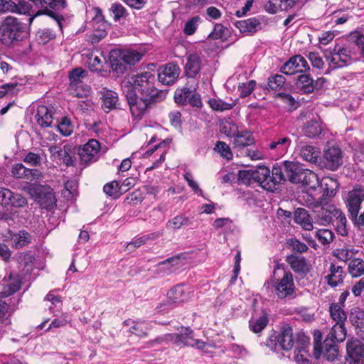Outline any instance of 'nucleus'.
Returning a JSON list of instances; mask_svg holds the SVG:
<instances>
[{
  "label": "nucleus",
  "instance_id": "35",
  "mask_svg": "<svg viewBox=\"0 0 364 364\" xmlns=\"http://www.w3.org/2000/svg\"><path fill=\"white\" fill-rule=\"evenodd\" d=\"M349 320L357 329L364 331V311L358 307L353 308L350 311Z\"/></svg>",
  "mask_w": 364,
  "mask_h": 364
},
{
  "label": "nucleus",
  "instance_id": "44",
  "mask_svg": "<svg viewBox=\"0 0 364 364\" xmlns=\"http://www.w3.org/2000/svg\"><path fill=\"white\" fill-rule=\"evenodd\" d=\"M150 328V324L146 321H134L129 332L139 337H146Z\"/></svg>",
  "mask_w": 364,
  "mask_h": 364
},
{
  "label": "nucleus",
  "instance_id": "23",
  "mask_svg": "<svg viewBox=\"0 0 364 364\" xmlns=\"http://www.w3.org/2000/svg\"><path fill=\"white\" fill-rule=\"evenodd\" d=\"M260 21L256 18H250L246 20L237 21L235 23L240 32L245 34L255 33L260 26Z\"/></svg>",
  "mask_w": 364,
  "mask_h": 364
},
{
  "label": "nucleus",
  "instance_id": "9",
  "mask_svg": "<svg viewBox=\"0 0 364 364\" xmlns=\"http://www.w3.org/2000/svg\"><path fill=\"white\" fill-rule=\"evenodd\" d=\"M100 144L96 139H90L79 149V156L82 163L87 164L97 161L100 157Z\"/></svg>",
  "mask_w": 364,
  "mask_h": 364
},
{
  "label": "nucleus",
  "instance_id": "38",
  "mask_svg": "<svg viewBox=\"0 0 364 364\" xmlns=\"http://www.w3.org/2000/svg\"><path fill=\"white\" fill-rule=\"evenodd\" d=\"M11 242L15 248L19 249L31 243V235L23 230L12 235Z\"/></svg>",
  "mask_w": 364,
  "mask_h": 364
},
{
  "label": "nucleus",
  "instance_id": "28",
  "mask_svg": "<svg viewBox=\"0 0 364 364\" xmlns=\"http://www.w3.org/2000/svg\"><path fill=\"white\" fill-rule=\"evenodd\" d=\"M296 183H301L314 189L318 184L317 175L309 169L305 168L303 173H301L300 178H294Z\"/></svg>",
  "mask_w": 364,
  "mask_h": 364
},
{
  "label": "nucleus",
  "instance_id": "48",
  "mask_svg": "<svg viewBox=\"0 0 364 364\" xmlns=\"http://www.w3.org/2000/svg\"><path fill=\"white\" fill-rule=\"evenodd\" d=\"M348 272L353 277H358L364 274V261L355 258L352 259L348 264Z\"/></svg>",
  "mask_w": 364,
  "mask_h": 364
},
{
  "label": "nucleus",
  "instance_id": "7",
  "mask_svg": "<svg viewBox=\"0 0 364 364\" xmlns=\"http://www.w3.org/2000/svg\"><path fill=\"white\" fill-rule=\"evenodd\" d=\"M343 152L336 145H328L323 150L318 165L331 171L337 170L343 164Z\"/></svg>",
  "mask_w": 364,
  "mask_h": 364
},
{
  "label": "nucleus",
  "instance_id": "53",
  "mask_svg": "<svg viewBox=\"0 0 364 364\" xmlns=\"http://www.w3.org/2000/svg\"><path fill=\"white\" fill-rule=\"evenodd\" d=\"M87 72L81 68L73 69L70 71L69 77L70 81V85L76 86L81 82L82 79L86 76Z\"/></svg>",
  "mask_w": 364,
  "mask_h": 364
},
{
  "label": "nucleus",
  "instance_id": "52",
  "mask_svg": "<svg viewBox=\"0 0 364 364\" xmlns=\"http://www.w3.org/2000/svg\"><path fill=\"white\" fill-rule=\"evenodd\" d=\"M271 181L274 183V191L277 190V186L285 181V177L282 168L279 166H274L270 173Z\"/></svg>",
  "mask_w": 364,
  "mask_h": 364
},
{
  "label": "nucleus",
  "instance_id": "3",
  "mask_svg": "<svg viewBox=\"0 0 364 364\" xmlns=\"http://www.w3.org/2000/svg\"><path fill=\"white\" fill-rule=\"evenodd\" d=\"M364 200V188L355 187L349 191L346 200L349 215L355 224L364 226V213L358 217L360 205Z\"/></svg>",
  "mask_w": 364,
  "mask_h": 364
},
{
  "label": "nucleus",
  "instance_id": "58",
  "mask_svg": "<svg viewBox=\"0 0 364 364\" xmlns=\"http://www.w3.org/2000/svg\"><path fill=\"white\" fill-rule=\"evenodd\" d=\"M200 21V18L198 16L190 18L184 25V33L187 36L193 35L197 30Z\"/></svg>",
  "mask_w": 364,
  "mask_h": 364
},
{
  "label": "nucleus",
  "instance_id": "41",
  "mask_svg": "<svg viewBox=\"0 0 364 364\" xmlns=\"http://www.w3.org/2000/svg\"><path fill=\"white\" fill-rule=\"evenodd\" d=\"M269 321L268 315L263 312L262 315L256 319H251L249 321V326L252 331L255 333H260L265 328Z\"/></svg>",
  "mask_w": 364,
  "mask_h": 364
},
{
  "label": "nucleus",
  "instance_id": "25",
  "mask_svg": "<svg viewBox=\"0 0 364 364\" xmlns=\"http://www.w3.org/2000/svg\"><path fill=\"white\" fill-rule=\"evenodd\" d=\"M283 166L289 181L293 183H296L294 178H300L301 173L305 170L299 163L294 161H285Z\"/></svg>",
  "mask_w": 364,
  "mask_h": 364
},
{
  "label": "nucleus",
  "instance_id": "31",
  "mask_svg": "<svg viewBox=\"0 0 364 364\" xmlns=\"http://www.w3.org/2000/svg\"><path fill=\"white\" fill-rule=\"evenodd\" d=\"M15 7L14 8L15 11H13V13L28 15L30 16L29 18H32L38 11V8L36 7L34 3L30 0H21L18 4H16Z\"/></svg>",
  "mask_w": 364,
  "mask_h": 364
},
{
  "label": "nucleus",
  "instance_id": "21",
  "mask_svg": "<svg viewBox=\"0 0 364 364\" xmlns=\"http://www.w3.org/2000/svg\"><path fill=\"white\" fill-rule=\"evenodd\" d=\"M302 130L304 134L309 138L319 136L323 132V127L319 118L317 117L308 121L304 124Z\"/></svg>",
  "mask_w": 364,
  "mask_h": 364
},
{
  "label": "nucleus",
  "instance_id": "50",
  "mask_svg": "<svg viewBox=\"0 0 364 364\" xmlns=\"http://www.w3.org/2000/svg\"><path fill=\"white\" fill-rule=\"evenodd\" d=\"M239 131L238 126L232 120L223 122L220 125L221 133L229 137H234Z\"/></svg>",
  "mask_w": 364,
  "mask_h": 364
},
{
  "label": "nucleus",
  "instance_id": "1",
  "mask_svg": "<svg viewBox=\"0 0 364 364\" xmlns=\"http://www.w3.org/2000/svg\"><path fill=\"white\" fill-rule=\"evenodd\" d=\"M27 36L25 24L17 18L7 16L0 23V41L11 46L23 41Z\"/></svg>",
  "mask_w": 364,
  "mask_h": 364
},
{
  "label": "nucleus",
  "instance_id": "22",
  "mask_svg": "<svg viewBox=\"0 0 364 364\" xmlns=\"http://www.w3.org/2000/svg\"><path fill=\"white\" fill-rule=\"evenodd\" d=\"M329 286L336 287L343 282V269L333 263L330 266V274L325 277Z\"/></svg>",
  "mask_w": 364,
  "mask_h": 364
},
{
  "label": "nucleus",
  "instance_id": "13",
  "mask_svg": "<svg viewBox=\"0 0 364 364\" xmlns=\"http://www.w3.org/2000/svg\"><path fill=\"white\" fill-rule=\"evenodd\" d=\"M323 188L322 196L316 201V206H325L328 204L329 199L336 195V189L338 187L336 181L331 178H323L321 183Z\"/></svg>",
  "mask_w": 364,
  "mask_h": 364
},
{
  "label": "nucleus",
  "instance_id": "29",
  "mask_svg": "<svg viewBox=\"0 0 364 364\" xmlns=\"http://www.w3.org/2000/svg\"><path fill=\"white\" fill-rule=\"evenodd\" d=\"M294 221L306 230H311L313 229L311 217L308 211L304 208H299L295 210Z\"/></svg>",
  "mask_w": 364,
  "mask_h": 364
},
{
  "label": "nucleus",
  "instance_id": "6",
  "mask_svg": "<svg viewBox=\"0 0 364 364\" xmlns=\"http://www.w3.org/2000/svg\"><path fill=\"white\" fill-rule=\"evenodd\" d=\"M25 191L30 196H36L37 193H41V192L46 194L43 198L33 199L42 208L50 210L56 206L55 194L49 186L41 185L37 183H30L25 188Z\"/></svg>",
  "mask_w": 364,
  "mask_h": 364
},
{
  "label": "nucleus",
  "instance_id": "12",
  "mask_svg": "<svg viewBox=\"0 0 364 364\" xmlns=\"http://www.w3.org/2000/svg\"><path fill=\"white\" fill-rule=\"evenodd\" d=\"M180 72L176 64L168 63L158 70L159 80L164 85H171L178 79Z\"/></svg>",
  "mask_w": 364,
  "mask_h": 364
},
{
  "label": "nucleus",
  "instance_id": "11",
  "mask_svg": "<svg viewBox=\"0 0 364 364\" xmlns=\"http://www.w3.org/2000/svg\"><path fill=\"white\" fill-rule=\"evenodd\" d=\"M310 70L307 60L301 55H294L286 62L280 68V71L285 75H294Z\"/></svg>",
  "mask_w": 364,
  "mask_h": 364
},
{
  "label": "nucleus",
  "instance_id": "10",
  "mask_svg": "<svg viewBox=\"0 0 364 364\" xmlns=\"http://www.w3.org/2000/svg\"><path fill=\"white\" fill-rule=\"evenodd\" d=\"M348 364H363L364 344L358 339H350L346 343Z\"/></svg>",
  "mask_w": 364,
  "mask_h": 364
},
{
  "label": "nucleus",
  "instance_id": "36",
  "mask_svg": "<svg viewBox=\"0 0 364 364\" xmlns=\"http://www.w3.org/2000/svg\"><path fill=\"white\" fill-rule=\"evenodd\" d=\"M321 207V210L318 212L315 218V222L321 225H327L332 222L333 218V208H336L333 205H328L326 208H323L324 206Z\"/></svg>",
  "mask_w": 364,
  "mask_h": 364
},
{
  "label": "nucleus",
  "instance_id": "46",
  "mask_svg": "<svg viewBox=\"0 0 364 364\" xmlns=\"http://www.w3.org/2000/svg\"><path fill=\"white\" fill-rule=\"evenodd\" d=\"M119 55L124 59V62L126 63L129 68L131 66L134 65L136 63H139L141 60L143 55L141 53L132 50H124Z\"/></svg>",
  "mask_w": 364,
  "mask_h": 364
},
{
  "label": "nucleus",
  "instance_id": "57",
  "mask_svg": "<svg viewBox=\"0 0 364 364\" xmlns=\"http://www.w3.org/2000/svg\"><path fill=\"white\" fill-rule=\"evenodd\" d=\"M286 81L285 77L277 74L274 76L269 77L268 79V87L273 90H278L283 87Z\"/></svg>",
  "mask_w": 364,
  "mask_h": 364
},
{
  "label": "nucleus",
  "instance_id": "19",
  "mask_svg": "<svg viewBox=\"0 0 364 364\" xmlns=\"http://www.w3.org/2000/svg\"><path fill=\"white\" fill-rule=\"evenodd\" d=\"M286 261L296 273L306 274L310 270V265L304 257L291 255L287 257Z\"/></svg>",
  "mask_w": 364,
  "mask_h": 364
},
{
  "label": "nucleus",
  "instance_id": "62",
  "mask_svg": "<svg viewBox=\"0 0 364 364\" xmlns=\"http://www.w3.org/2000/svg\"><path fill=\"white\" fill-rule=\"evenodd\" d=\"M58 131L64 136H69L73 132V126L68 117H63L61 122L56 125Z\"/></svg>",
  "mask_w": 364,
  "mask_h": 364
},
{
  "label": "nucleus",
  "instance_id": "49",
  "mask_svg": "<svg viewBox=\"0 0 364 364\" xmlns=\"http://www.w3.org/2000/svg\"><path fill=\"white\" fill-rule=\"evenodd\" d=\"M208 104L213 109H214L215 111H219V112L230 110L232 108H233L236 105L235 102L227 103L220 99H215V98L210 99L208 100Z\"/></svg>",
  "mask_w": 364,
  "mask_h": 364
},
{
  "label": "nucleus",
  "instance_id": "34",
  "mask_svg": "<svg viewBox=\"0 0 364 364\" xmlns=\"http://www.w3.org/2000/svg\"><path fill=\"white\" fill-rule=\"evenodd\" d=\"M346 334L347 331L345 327V323H336L331 328L326 338L332 340L333 341L341 343L346 339Z\"/></svg>",
  "mask_w": 364,
  "mask_h": 364
},
{
  "label": "nucleus",
  "instance_id": "43",
  "mask_svg": "<svg viewBox=\"0 0 364 364\" xmlns=\"http://www.w3.org/2000/svg\"><path fill=\"white\" fill-rule=\"evenodd\" d=\"M61 153L62 155H60L58 159L67 166H73L76 161L75 149L70 145H65Z\"/></svg>",
  "mask_w": 364,
  "mask_h": 364
},
{
  "label": "nucleus",
  "instance_id": "8",
  "mask_svg": "<svg viewBox=\"0 0 364 364\" xmlns=\"http://www.w3.org/2000/svg\"><path fill=\"white\" fill-rule=\"evenodd\" d=\"M275 294L279 299H292L296 297V287L290 272L283 270V277L275 284Z\"/></svg>",
  "mask_w": 364,
  "mask_h": 364
},
{
  "label": "nucleus",
  "instance_id": "42",
  "mask_svg": "<svg viewBox=\"0 0 364 364\" xmlns=\"http://www.w3.org/2000/svg\"><path fill=\"white\" fill-rule=\"evenodd\" d=\"M111 68L117 76L124 74L129 69L124 59L120 55L118 56L111 55L110 57Z\"/></svg>",
  "mask_w": 364,
  "mask_h": 364
},
{
  "label": "nucleus",
  "instance_id": "30",
  "mask_svg": "<svg viewBox=\"0 0 364 364\" xmlns=\"http://www.w3.org/2000/svg\"><path fill=\"white\" fill-rule=\"evenodd\" d=\"M300 156L307 162L317 164L320 156V151L315 146L305 145L300 149Z\"/></svg>",
  "mask_w": 364,
  "mask_h": 364
},
{
  "label": "nucleus",
  "instance_id": "20",
  "mask_svg": "<svg viewBox=\"0 0 364 364\" xmlns=\"http://www.w3.org/2000/svg\"><path fill=\"white\" fill-rule=\"evenodd\" d=\"M192 333L193 331L190 328H185V332L179 333L180 339L178 346H191L197 349H203L206 343L201 340L194 339Z\"/></svg>",
  "mask_w": 364,
  "mask_h": 364
},
{
  "label": "nucleus",
  "instance_id": "16",
  "mask_svg": "<svg viewBox=\"0 0 364 364\" xmlns=\"http://www.w3.org/2000/svg\"><path fill=\"white\" fill-rule=\"evenodd\" d=\"M53 114L54 108L53 107L39 105L35 114L36 123L42 128L51 127Z\"/></svg>",
  "mask_w": 364,
  "mask_h": 364
},
{
  "label": "nucleus",
  "instance_id": "54",
  "mask_svg": "<svg viewBox=\"0 0 364 364\" xmlns=\"http://www.w3.org/2000/svg\"><path fill=\"white\" fill-rule=\"evenodd\" d=\"M315 236L323 245L329 244L333 239V233L328 229L318 230L315 232Z\"/></svg>",
  "mask_w": 364,
  "mask_h": 364
},
{
  "label": "nucleus",
  "instance_id": "24",
  "mask_svg": "<svg viewBox=\"0 0 364 364\" xmlns=\"http://www.w3.org/2000/svg\"><path fill=\"white\" fill-rule=\"evenodd\" d=\"M291 144V140L289 137L287 136H279L275 137L268 146L269 149L276 151L280 155H284L287 152Z\"/></svg>",
  "mask_w": 364,
  "mask_h": 364
},
{
  "label": "nucleus",
  "instance_id": "63",
  "mask_svg": "<svg viewBox=\"0 0 364 364\" xmlns=\"http://www.w3.org/2000/svg\"><path fill=\"white\" fill-rule=\"evenodd\" d=\"M21 283L18 279H15L4 287L1 293L3 297H6L16 293L21 289Z\"/></svg>",
  "mask_w": 364,
  "mask_h": 364
},
{
  "label": "nucleus",
  "instance_id": "33",
  "mask_svg": "<svg viewBox=\"0 0 364 364\" xmlns=\"http://www.w3.org/2000/svg\"><path fill=\"white\" fill-rule=\"evenodd\" d=\"M296 86L304 93H311L315 88L314 81L309 74H302L298 76Z\"/></svg>",
  "mask_w": 364,
  "mask_h": 364
},
{
  "label": "nucleus",
  "instance_id": "55",
  "mask_svg": "<svg viewBox=\"0 0 364 364\" xmlns=\"http://www.w3.org/2000/svg\"><path fill=\"white\" fill-rule=\"evenodd\" d=\"M179 333H168L164 336H159L156 339L150 341L151 345L154 343H170L172 342L176 344L177 346H178L179 341Z\"/></svg>",
  "mask_w": 364,
  "mask_h": 364
},
{
  "label": "nucleus",
  "instance_id": "4",
  "mask_svg": "<svg viewBox=\"0 0 364 364\" xmlns=\"http://www.w3.org/2000/svg\"><path fill=\"white\" fill-rule=\"evenodd\" d=\"M323 55L328 63V68L331 70L348 66L353 62L350 51L346 48L338 44L333 49L330 48L325 50Z\"/></svg>",
  "mask_w": 364,
  "mask_h": 364
},
{
  "label": "nucleus",
  "instance_id": "17",
  "mask_svg": "<svg viewBox=\"0 0 364 364\" xmlns=\"http://www.w3.org/2000/svg\"><path fill=\"white\" fill-rule=\"evenodd\" d=\"M202 67V58L198 53L189 54L186 58L185 73L188 77L194 78L199 74Z\"/></svg>",
  "mask_w": 364,
  "mask_h": 364
},
{
  "label": "nucleus",
  "instance_id": "5",
  "mask_svg": "<svg viewBox=\"0 0 364 364\" xmlns=\"http://www.w3.org/2000/svg\"><path fill=\"white\" fill-rule=\"evenodd\" d=\"M122 90L129 105L133 117L140 118L146 112L151 102L155 100L137 95L132 90V85H122Z\"/></svg>",
  "mask_w": 364,
  "mask_h": 364
},
{
  "label": "nucleus",
  "instance_id": "59",
  "mask_svg": "<svg viewBox=\"0 0 364 364\" xmlns=\"http://www.w3.org/2000/svg\"><path fill=\"white\" fill-rule=\"evenodd\" d=\"M322 333L319 331H316L314 333V356L318 359L322 353L321 346Z\"/></svg>",
  "mask_w": 364,
  "mask_h": 364
},
{
  "label": "nucleus",
  "instance_id": "64",
  "mask_svg": "<svg viewBox=\"0 0 364 364\" xmlns=\"http://www.w3.org/2000/svg\"><path fill=\"white\" fill-rule=\"evenodd\" d=\"M13 192L6 188L0 187V204L4 207L10 205Z\"/></svg>",
  "mask_w": 364,
  "mask_h": 364
},
{
  "label": "nucleus",
  "instance_id": "56",
  "mask_svg": "<svg viewBox=\"0 0 364 364\" xmlns=\"http://www.w3.org/2000/svg\"><path fill=\"white\" fill-rule=\"evenodd\" d=\"M310 354L307 346H302L295 353L294 359L298 364H310Z\"/></svg>",
  "mask_w": 364,
  "mask_h": 364
},
{
  "label": "nucleus",
  "instance_id": "37",
  "mask_svg": "<svg viewBox=\"0 0 364 364\" xmlns=\"http://www.w3.org/2000/svg\"><path fill=\"white\" fill-rule=\"evenodd\" d=\"M254 143V138L252 134L247 131H238L237 134L234 136L233 144L235 148H242L250 146Z\"/></svg>",
  "mask_w": 364,
  "mask_h": 364
},
{
  "label": "nucleus",
  "instance_id": "32",
  "mask_svg": "<svg viewBox=\"0 0 364 364\" xmlns=\"http://www.w3.org/2000/svg\"><path fill=\"white\" fill-rule=\"evenodd\" d=\"M323 357L328 360H334L338 355V346L337 342L326 338L322 347Z\"/></svg>",
  "mask_w": 364,
  "mask_h": 364
},
{
  "label": "nucleus",
  "instance_id": "40",
  "mask_svg": "<svg viewBox=\"0 0 364 364\" xmlns=\"http://www.w3.org/2000/svg\"><path fill=\"white\" fill-rule=\"evenodd\" d=\"M343 306L336 303H332L329 307V312L331 318L338 323H345L346 314L343 309Z\"/></svg>",
  "mask_w": 364,
  "mask_h": 364
},
{
  "label": "nucleus",
  "instance_id": "18",
  "mask_svg": "<svg viewBox=\"0 0 364 364\" xmlns=\"http://www.w3.org/2000/svg\"><path fill=\"white\" fill-rule=\"evenodd\" d=\"M279 346L284 350H289L294 346L293 329L289 325L284 326L277 333Z\"/></svg>",
  "mask_w": 364,
  "mask_h": 364
},
{
  "label": "nucleus",
  "instance_id": "39",
  "mask_svg": "<svg viewBox=\"0 0 364 364\" xmlns=\"http://www.w3.org/2000/svg\"><path fill=\"white\" fill-rule=\"evenodd\" d=\"M230 36V31L227 27L221 23H216L208 38L212 40H220L224 42L228 39Z\"/></svg>",
  "mask_w": 364,
  "mask_h": 364
},
{
  "label": "nucleus",
  "instance_id": "27",
  "mask_svg": "<svg viewBox=\"0 0 364 364\" xmlns=\"http://www.w3.org/2000/svg\"><path fill=\"white\" fill-rule=\"evenodd\" d=\"M333 218L331 223L336 228V231L341 235H346L348 233L346 229V218L345 215L337 208H333Z\"/></svg>",
  "mask_w": 364,
  "mask_h": 364
},
{
  "label": "nucleus",
  "instance_id": "60",
  "mask_svg": "<svg viewBox=\"0 0 364 364\" xmlns=\"http://www.w3.org/2000/svg\"><path fill=\"white\" fill-rule=\"evenodd\" d=\"M109 11L113 14L114 20L116 22L127 15L126 9L122 4L118 3H114L112 4Z\"/></svg>",
  "mask_w": 364,
  "mask_h": 364
},
{
  "label": "nucleus",
  "instance_id": "51",
  "mask_svg": "<svg viewBox=\"0 0 364 364\" xmlns=\"http://www.w3.org/2000/svg\"><path fill=\"white\" fill-rule=\"evenodd\" d=\"M193 90L188 87H183L180 90H176L174 95V100L177 104L183 105H188V100L192 93Z\"/></svg>",
  "mask_w": 364,
  "mask_h": 364
},
{
  "label": "nucleus",
  "instance_id": "26",
  "mask_svg": "<svg viewBox=\"0 0 364 364\" xmlns=\"http://www.w3.org/2000/svg\"><path fill=\"white\" fill-rule=\"evenodd\" d=\"M167 296L171 303H181L189 299V293L186 291L182 284H178L167 293Z\"/></svg>",
  "mask_w": 364,
  "mask_h": 364
},
{
  "label": "nucleus",
  "instance_id": "61",
  "mask_svg": "<svg viewBox=\"0 0 364 364\" xmlns=\"http://www.w3.org/2000/svg\"><path fill=\"white\" fill-rule=\"evenodd\" d=\"M264 9L269 14H276L279 10H285L286 6L282 5V0H269L264 6Z\"/></svg>",
  "mask_w": 364,
  "mask_h": 364
},
{
  "label": "nucleus",
  "instance_id": "14",
  "mask_svg": "<svg viewBox=\"0 0 364 364\" xmlns=\"http://www.w3.org/2000/svg\"><path fill=\"white\" fill-rule=\"evenodd\" d=\"M270 170L265 166H259L254 170L253 181L257 182L259 186L269 191H274V183L271 181Z\"/></svg>",
  "mask_w": 364,
  "mask_h": 364
},
{
  "label": "nucleus",
  "instance_id": "2",
  "mask_svg": "<svg viewBox=\"0 0 364 364\" xmlns=\"http://www.w3.org/2000/svg\"><path fill=\"white\" fill-rule=\"evenodd\" d=\"M132 79V82L123 85H132V90L143 97L154 100L158 98L159 92L154 86L155 77L152 73L146 71L134 75Z\"/></svg>",
  "mask_w": 364,
  "mask_h": 364
},
{
  "label": "nucleus",
  "instance_id": "15",
  "mask_svg": "<svg viewBox=\"0 0 364 364\" xmlns=\"http://www.w3.org/2000/svg\"><path fill=\"white\" fill-rule=\"evenodd\" d=\"M102 100V109L107 113L111 110L117 109L119 105V97L117 92L103 87L100 90Z\"/></svg>",
  "mask_w": 364,
  "mask_h": 364
},
{
  "label": "nucleus",
  "instance_id": "45",
  "mask_svg": "<svg viewBox=\"0 0 364 364\" xmlns=\"http://www.w3.org/2000/svg\"><path fill=\"white\" fill-rule=\"evenodd\" d=\"M358 252V250L350 246H343L341 248L336 249L333 255L342 261L350 259Z\"/></svg>",
  "mask_w": 364,
  "mask_h": 364
},
{
  "label": "nucleus",
  "instance_id": "47",
  "mask_svg": "<svg viewBox=\"0 0 364 364\" xmlns=\"http://www.w3.org/2000/svg\"><path fill=\"white\" fill-rule=\"evenodd\" d=\"M191 224L188 218L178 215L168 220L166 223V228L172 230H178L183 225H189Z\"/></svg>",
  "mask_w": 364,
  "mask_h": 364
}]
</instances>
